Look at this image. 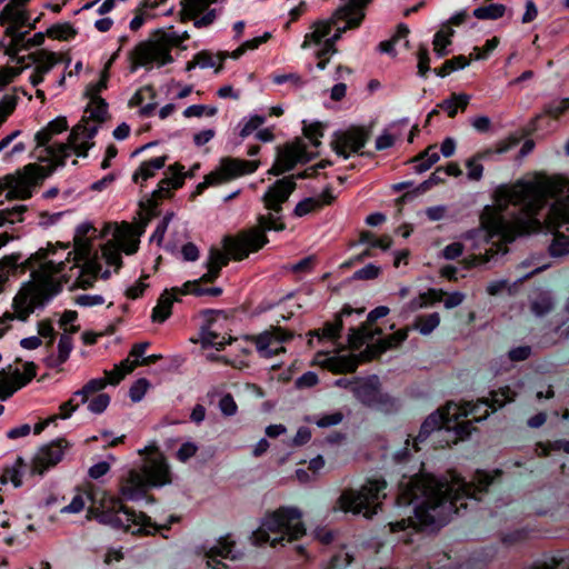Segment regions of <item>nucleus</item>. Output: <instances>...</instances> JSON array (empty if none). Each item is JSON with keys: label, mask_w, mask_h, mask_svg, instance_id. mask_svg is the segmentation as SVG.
I'll list each match as a JSON object with an SVG mask.
<instances>
[{"label": "nucleus", "mask_w": 569, "mask_h": 569, "mask_svg": "<svg viewBox=\"0 0 569 569\" xmlns=\"http://www.w3.org/2000/svg\"><path fill=\"white\" fill-rule=\"evenodd\" d=\"M453 411H458L457 403L448 402L445 407L437 409L435 412L429 415L422 422L418 436L413 440L415 451H419V443L425 442L431 432L436 430H457L456 417L452 415Z\"/></svg>", "instance_id": "ddd939ff"}, {"label": "nucleus", "mask_w": 569, "mask_h": 569, "mask_svg": "<svg viewBox=\"0 0 569 569\" xmlns=\"http://www.w3.org/2000/svg\"><path fill=\"white\" fill-rule=\"evenodd\" d=\"M301 517L300 510L293 507H280L268 513L261 526L252 532V543L258 547L270 543L274 548L278 545L283 546L284 542L299 540L306 535Z\"/></svg>", "instance_id": "423d86ee"}, {"label": "nucleus", "mask_w": 569, "mask_h": 569, "mask_svg": "<svg viewBox=\"0 0 569 569\" xmlns=\"http://www.w3.org/2000/svg\"><path fill=\"white\" fill-rule=\"evenodd\" d=\"M90 232H97V229L90 222L80 223L76 229L74 234V248L76 253H90L92 251V242L88 238ZM74 254V252H68L67 261H70V257Z\"/></svg>", "instance_id": "c756f323"}, {"label": "nucleus", "mask_w": 569, "mask_h": 569, "mask_svg": "<svg viewBox=\"0 0 569 569\" xmlns=\"http://www.w3.org/2000/svg\"><path fill=\"white\" fill-rule=\"evenodd\" d=\"M171 483V470L163 456L149 459L140 470L131 469L120 481V498L104 496L100 507L88 509V519H97L100 523L114 529H123L133 536H153L180 521V517L171 515L167 523L158 525L147 513L128 508L123 500L138 501L147 497L150 488Z\"/></svg>", "instance_id": "f03ea898"}, {"label": "nucleus", "mask_w": 569, "mask_h": 569, "mask_svg": "<svg viewBox=\"0 0 569 569\" xmlns=\"http://www.w3.org/2000/svg\"><path fill=\"white\" fill-rule=\"evenodd\" d=\"M340 20H337L335 14L330 20L323 21H317L313 24L315 30L312 32H309L305 36V40L301 44L302 49L309 48L310 43L315 44H321L322 41L330 34L332 27L337 26Z\"/></svg>", "instance_id": "c85d7f7f"}, {"label": "nucleus", "mask_w": 569, "mask_h": 569, "mask_svg": "<svg viewBox=\"0 0 569 569\" xmlns=\"http://www.w3.org/2000/svg\"><path fill=\"white\" fill-rule=\"evenodd\" d=\"M506 6L501 3H491L489 6H481L473 10V17L480 20H497L503 17Z\"/></svg>", "instance_id": "37998d69"}, {"label": "nucleus", "mask_w": 569, "mask_h": 569, "mask_svg": "<svg viewBox=\"0 0 569 569\" xmlns=\"http://www.w3.org/2000/svg\"><path fill=\"white\" fill-rule=\"evenodd\" d=\"M418 71L417 74L421 78H427L428 73L432 70L430 67V54L429 49L425 44H420L418 52Z\"/></svg>", "instance_id": "13d9d810"}, {"label": "nucleus", "mask_w": 569, "mask_h": 569, "mask_svg": "<svg viewBox=\"0 0 569 569\" xmlns=\"http://www.w3.org/2000/svg\"><path fill=\"white\" fill-rule=\"evenodd\" d=\"M502 476L501 470L495 473L477 470L470 481H467L455 470L448 477L436 476L419 471L406 481H400L396 498L399 507H413V516L390 522L392 532L412 528L416 531H438L446 526L453 515L467 510L483 501L496 479Z\"/></svg>", "instance_id": "f257e3e1"}, {"label": "nucleus", "mask_w": 569, "mask_h": 569, "mask_svg": "<svg viewBox=\"0 0 569 569\" xmlns=\"http://www.w3.org/2000/svg\"><path fill=\"white\" fill-rule=\"evenodd\" d=\"M373 407L379 408L382 411L391 412L397 408V399L390 396L389 393L381 392L378 390V395L376 396Z\"/></svg>", "instance_id": "338daca9"}, {"label": "nucleus", "mask_w": 569, "mask_h": 569, "mask_svg": "<svg viewBox=\"0 0 569 569\" xmlns=\"http://www.w3.org/2000/svg\"><path fill=\"white\" fill-rule=\"evenodd\" d=\"M174 292H181L182 295H193L196 297L212 296L219 297L223 290L220 287L204 288L199 281H186L182 287H173Z\"/></svg>", "instance_id": "473e14b6"}, {"label": "nucleus", "mask_w": 569, "mask_h": 569, "mask_svg": "<svg viewBox=\"0 0 569 569\" xmlns=\"http://www.w3.org/2000/svg\"><path fill=\"white\" fill-rule=\"evenodd\" d=\"M382 335L381 328L372 329L362 323L360 327L349 329L348 341L353 350H360L365 343L372 341L377 336Z\"/></svg>", "instance_id": "cd10ccee"}, {"label": "nucleus", "mask_w": 569, "mask_h": 569, "mask_svg": "<svg viewBox=\"0 0 569 569\" xmlns=\"http://www.w3.org/2000/svg\"><path fill=\"white\" fill-rule=\"evenodd\" d=\"M78 141L79 140H74L73 143H70V141L68 140L67 143H54V144H52L51 148L53 149V148H59L61 146H66L64 153L68 154L67 159L70 157L71 151H73L77 154V157H81V158L88 157V152L93 147L94 143L88 142V141L79 143ZM49 147H46V150Z\"/></svg>", "instance_id": "603ef678"}, {"label": "nucleus", "mask_w": 569, "mask_h": 569, "mask_svg": "<svg viewBox=\"0 0 569 569\" xmlns=\"http://www.w3.org/2000/svg\"><path fill=\"white\" fill-rule=\"evenodd\" d=\"M355 312V309L349 306L345 305L340 311V313L336 317L333 322H327L322 329V336L327 339H338L341 335L343 322L342 317L351 316Z\"/></svg>", "instance_id": "f704fd0d"}, {"label": "nucleus", "mask_w": 569, "mask_h": 569, "mask_svg": "<svg viewBox=\"0 0 569 569\" xmlns=\"http://www.w3.org/2000/svg\"><path fill=\"white\" fill-rule=\"evenodd\" d=\"M69 128L67 118L63 116H59L48 122L46 127L40 129L34 134V141L37 143V148H43L42 152L46 154V147H51L49 144L50 140L63 131H67Z\"/></svg>", "instance_id": "393cba45"}, {"label": "nucleus", "mask_w": 569, "mask_h": 569, "mask_svg": "<svg viewBox=\"0 0 569 569\" xmlns=\"http://www.w3.org/2000/svg\"><path fill=\"white\" fill-rule=\"evenodd\" d=\"M517 393L510 387H501L490 392V398L479 399L477 402L466 401L461 406L457 405L458 411L452 415L457 421V435L466 438L471 433L469 423H460L459 419L471 417L475 421H482L488 418L490 412L501 409L507 403L515 401Z\"/></svg>", "instance_id": "1a4fd4ad"}, {"label": "nucleus", "mask_w": 569, "mask_h": 569, "mask_svg": "<svg viewBox=\"0 0 569 569\" xmlns=\"http://www.w3.org/2000/svg\"><path fill=\"white\" fill-rule=\"evenodd\" d=\"M46 34L50 39L69 41L78 34L77 29L70 22L54 23L47 29Z\"/></svg>", "instance_id": "ea45409f"}, {"label": "nucleus", "mask_w": 569, "mask_h": 569, "mask_svg": "<svg viewBox=\"0 0 569 569\" xmlns=\"http://www.w3.org/2000/svg\"><path fill=\"white\" fill-rule=\"evenodd\" d=\"M244 230H242L243 232ZM241 233L238 232L236 236H233V238H237L239 234ZM228 238H232V236H226L223 238V246H224V249L227 251V253L222 252L221 250L217 249V248H211L210 251H209V257H208V260L206 262V266H212L214 268H218V269H221L226 266H228L229 261H230V257L238 261V259H236L233 257V252H231V250L229 249V243L227 241ZM246 258H243L244 260ZM239 261H242V259H239Z\"/></svg>", "instance_id": "7c9ffc66"}, {"label": "nucleus", "mask_w": 569, "mask_h": 569, "mask_svg": "<svg viewBox=\"0 0 569 569\" xmlns=\"http://www.w3.org/2000/svg\"><path fill=\"white\" fill-rule=\"evenodd\" d=\"M181 292H174L173 288L164 289L159 296L157 305L151 311L152 322L163 323L172 315L173 302L179 301L178 296Z\"/></svg>", "instance_id": "b1692460"}, {"label": "nucleus", "mask_w": 569, "mask_h": 569, "mask_svg": "<svg viewBox=\"0 0 569 569\" xmlns=\"http://www.w3.org/2000/svg\"><path fill=\"white\" fill-rule=\"evenodd\" d=\"M321 204L318 199L315 198H305L303 200L299 201L293 210V214L296 217H303L317 209H320Z\"/></svg>", "instance_id": "0e129e2a"}, {"label": "nucleus", "mask_w": 569, "mask_h": 569, "mask_svg": "<svg viewBox=\"0 0 569 569\" xmlns=\"http://www.w3.org/2000/svg\"><path fill=\"white\" fill-rule=\"evenodd\" d=\"M107 385L108 380L104 378L91 379L81 389L76 391V396H80V402L87 403L91 395L102 391Z\"/></svg>", "instance_id": "a18cd8bd"}, {"label": "nucleus", "mask_w": 569, "mask_h": 569, "mask_svg": "<svg viewBox=\"0 0 569 569\" xmlns=\"http://www.w3.org/2000/svg\"><path fill=\"white\" fill-rule=\"evenodd\" d=\"M549 254L553 258L569 254V236L562 232H555L548 248Z\"/></svg>", "instance_id": "c03bdc74"}, {"label": "nucleus", "mask_w": 569, "mask_h": 569, "mask_svg": "<svg viewBox=\"0 0 569 569\" xmlns=\"http://www.w3.org/2000/svg\"><path fill=\"white\" fill-rule=\"evenodd\" d=\"M440 323V316L438 312H432L427 316H420L416 320V328L421 335L431 333Z\"/></svg>", "instance_id": "8fccbe9b"}, {"label": "nucleus", "mask_w": 569, "mask_h": 569, "mask_svg": "<svg viewBox=\"0 0 569 569\" xmlns=\"http://www.w3.org/2000/svg\"><path fill=\"white\" fill-rule=\"evenodd\" d=\"M169 180H160L156 190L144 201H140V208L144 211L147 219L151 220L160 216V200L173 197V192L168 188Z\"/></svg>", "instance_id": "5701e85b"}, {"label": "nucleus", "mask_w": 569, "mask_h": 569, "mask_svg": "<svg viewBox=\"0 0 569 569\" xmlns=\"http://www.w3.org/2000/svg\"><path fill=\"white\" fill-rule=\"evenodd\" d=\"M500 39L498 37H492L488 39L482 48L475 47V54L470 56L472 60H486L490 53L499 46Z\"/></svg>", "instance_id": "052dcab7"}, {"label": "nucleus", "mask_w": 569, "mask_h": 569, "mask_svg": "<svg viewBox=\"0 0 569 569\" xmlns=\"http://www.w3.org/2000/svg\"><path fill=\"white\" fill-rule=\"evenodd\" d=\"M470 101V96L466 93H452L448 99L442 100L438 108L447 112L449 118H455L458 109L465 111Z\"/></svg>", "instance_id": "72a5a7b5"}, {"label": "nucleus", "mask_w": 569, "mask_h": 569, "mask_svg": "<svg viewBox=\"0 0 569 569\" xmlns=\"http://www.w3.org/2000/svg\"><path fill=\"white\" fill-rule=\"evenodd\" d=\"M276 160L283 167V169L289 172L295 169V167L299 163V159L297 158V151H295L293 144H286L283 148H278Z\"/></svg>", "instance_id": "79ce46f5"}, {"label": "nucleus", "mask_w": 569, "mask_h": 569, "mask_svg": "<svg viewBox=\"0 0 569 569\" xmlns=\"http://www.w3.org/2000/svg\"><path fill=\"white\" fill-rule=\"evenodd\" d=\"M443 167H438L430 177L421 182L418 187H416L413 190L407 191L401 197L398 198L397 202L399 204H403L407 202H410L415 200L419 194H422L430 190L433 186L440 184L445 182V173H443Z\"/></svg>", "instance_id": "a878e982"}, {"label": "nucleus", "mask_w": 569, "mask_h": 569, "mask_svg": "<svg viewBox=\"0 0 569 569\" xmlns=\"http://www.w3.org/2000/svg\"><path fill=\"white\" fill-rule=\"evenodd\" d=\"M549 217L556 228L569 224V207L552 203L549 208Z\"/></svg>", "instance_id": "5fc2aeb1"}, {"label": "nucleus", "mask_w": 569, "mask_h": 569, "mask_svg": "<svg viewBox=\"0 0 569 569\" xmlns=\"http://www.w3.org/2000/svg\"><path fill=\"white\" fill-rule=\"evenodd\" d=\"M92 108L87 107L86 112H90V119L97 122H104L108 114V103L102 97L91 100Z\"/></svg>", "instance_id": "3c124183"}, {"label": "nucleus", "mask_w": 569, "mask_h": 569, "mask_svg": "<svg viewBox=\"0 0 569 569\" xmlns=\"http://www.w3.org/2000/svg\"><path fill=\"white\" fill-rule=\"evenodd\" d=\"M37 376V365L32 361L24 363V371L9 365L0 370V401L11 398L18 390L26 387Z\"/></svg>", "instance_id": "4468645a"}, {"label": "nucleus", "mask_w": 569, "mask_h": 569, "mask_svg": "<svg viewBox=\"0 0 569 569\" xmlns=\"http://www.w3.org/2000/svg\"><path fill=\"white\" fill-rule=\"evenodd\" d=\"M455 34V30L449 26L438 30L433 36V51L438 58H445L449 54L448 46L451 44V38Z\"/></svg>", "instance_id": "c9c22d12"}, {"label": "nucleus", "mask_w": 569, "mask_h": 569, "mask_svg": "<svg viewBox=\"0 0 569 569\" xmlns=\"http://www.w3.org/2000/svg\"><path fill=\"white\" fill-rule=\"evenodd\" d=\"M129 60L131 62L130 72H136L139 67L150 70L153 62L159 68L172 63L173 57L169 49L161 47L158 42L144 40L129 52Z\"/></svg>", "instance_id": "9b49d317"}, {"label": "nucleus", "mask_w": 569, "mask_h": 569, "mask_svg": "<svg viewBox=\"0 0 569 569\" xmlns=\"http://www.w3.org/2000/svg\"><path fill=\"white\" fill-rule=\"evenodd\" d=\"M72 349L73 342L71 336L68 333L61 335L58 343V356L57 358L50 357L47 361V366L50 368H56L63 365L69 359Z\"/></svg>", "instance_id": "4c0bfd02"}, {"label": "nucleus", "mask_w": 569, "mask_h": 569, "mask_svg": "<svg viewBox=\"0 0 569 569\" xmlns=\"http://www.w3.org/2000/svg\"><path fill=\"white\" fill-rule=\"evenodd\" d=\"M550 192L548 181L518 180L513 186H498L492 193L495 206H486L480 214V223L487 232L488 241L505 233V213L511 204L518 207L527 219L540 224L538 216L547 207Z\"/></svg>", "instance_id": "7ed1b4c3"}, {"label": "nucleus", "mask_w": 569, "mask_h": 569, "mask_svg": "<svg viewBox=\"0 0 569 569\" xmlns=\"http://www.w3.org/2000/svg\"><path fill=\"white\" fill-rule=\"evenodd\" d=\"M380 389L378 376H369L368 378H356V386L352 387L353 396L365 406L373 407L376 396Z\"/></svg>", "instance_id": "4be33fe9"}, {"label": "nucleus", "mask_w": 569, "mask_h": 569, "mask_svg": "<svg viewBox=\"0 0 569 569\" xmlns=\"http://www.w3.org/2000/svg\"><path fill=\"white\" fill-rule=\"evenodd\" d=\"M387 481L383 478L368 479L360 489H346L338 498L339 508L345 512L363 515L371 519L381 508L379 500L386 497L383 492Z\"/></svg>", "instance_id": "6e6552de"}, {"label": "nucleus", "mask_w": 569, "mask_h": 569, "mask_svg": "<svg viewBox=\"0 0 569 569\" xmlns=\"http://www.w3.org/2000/svg\"><path fill=\"white\" fill-rule=\"evenodd\" d=\"M66 146L59 148H48L47 157L39 156L40 162H48V166L39 163H28L14 173L6 174V181H9L8 200H28L32 198L36 187L49 178L58 168L66 166L68 154Z\"/></svg>", "instance_id": "39448f33"}, {"label": "nucleus", "mask_w": 569, "mask_h": 569, "mask_svg": "<svg viewBox=\"0 0 569 569\" xmlns=\"http://www.w3.org/2000/svg\"><path fill=\"white\" fill-rule=\"evenodd\" d=\"M22 259V254L20 252H13L11 254H7L0 259V273H18L19 261Z\"/></svg>", "instance_id": "4d7b16f0"}, {"label": "nucleus", "mask_w": 569, "mask_h": 569, "mask_svg": "<svg viewBox=\"0 0 569 569\" xmlns=\"http://www.w3.org/2000/svg\"><path fill=\"white\" fill-rule=\"evenodd\" d=\"M74 260L77 261V266L80 261H83V266L81 268L83 273H88L90 277L97 279L100 272L102 271V266L97 257H91L90 253H74Z\"/></svg>", "instance_id": "a19ab883"}, {"label": "nucleus", "mask_w": 569, "mask_h": 569, "mask_svg": "<svg viewBox=\"0 0 569 569\" xmlns=\"http://www.w3.org/2000/svg\"><path fill=\"white\" fill-rule=\"evenodd\" d=\"M110 73L107 71L100 72V79L97 82H91L86 88V96L90 98V100H96V98L101 97L100 93L108 88Z\"/></svg>", "instance_id": "6e6d98bb"}, {"label": "nucleus", "mask_w": 569, "mask_h": 569, "mask_svg": "<svg viewBox=\"0 0 569 569\" xmlns=\"http://www.w3.org/2000/svg\"><path fill=\"white\" fill-rule=\"evenodd\" d=\"M335 17L337 20L345 21L346 24L343 27H337L336 32L322 41V43L328 46L330 49H338L337 42L341 40L342 34L348 30L358 29L361 26L362 21L365 20L366 12L359 10L340 12V8H338L335 12Z\"/></svg>", "instance_id": "aec40b11"}, {"label": "nucleus", "mask_w": 569, "mask_h": 569, "mask_svg": "<svg viewBox=\"0 0 569 569\" xmlns=\"http://www.w3.org/2000/svg\"><path fill=\"white\" fill-rule=\"evenodd\" d=\"M68 446L69 443L64 438L56 439L42 446L30 465L27 463L22 457H17L12 466L4 467L0 482L4 485L10 481L14 488H20L26 473L30 477H43L48 470L62 460L64 449L68 448Z\"/></svg>", "instance_id": "0eeeda50"}, {"label": "nucleus", "mask_w": 569, "mask_h": 569, "mask_svg": "<svg viewBox=\"0 0 569 569\" xmlns=\"http://www.w3.org/2000/svg\"><path fill=\"white\" fill-rule=\"evenodd\" d=\"M453 411H458L457 403L448 402L445 407L437 409L435 412L429 415L422 422L418 436L413 440L415 451H419V443L425 442L431 432L436 430H457L456 417L452 415Z\"/></svg>", "instance_id": "f8f14e48"}, {"label": "nucleus", "mask_w": 569, "mask_h": 569, "mask_svg": "<svg viewBox=\"0 0 569 569\" xmlns=\"http://www.w3.org/2000/svg\"><path fill=\"white\" fill-rule=\"evenodd\" d=\"M56 248L52 243H48L47 248H40L37 252L30 254V257L24 261H19L18 273L22 274L28 270H33L34 267L42 263V261L46 260L49 254H53Z\"/></svg>", "instance_id": "e433bc0d"}, {"label": "nucleus", "mask_w": 569, "mask_h": 569, "mask_svg": "<svg viewBox=\"0 0 569 569\" xmlns=\"http://www.w3.org/2000/svg\"><path fill=\"white\" fill-rule=\"evenodd\" d=\"M370 139V132L363 127H352L347 131H336L330 142L337 156L348 159L351 152L359 153Z\"/></svg>", "instance_id": "dca6fc26"}, {"label": "nucleus", "mask_w": 569, "mask_h": 569, "mask_svg": "<svg viewBox=\"0 0 569 569\" xmlns=\"http://www.w3.org/2000/svg\"><path fill=\"white\" fill-rule=\"evenodd\" d=\"M489 558L483 552H476L460 565V569H486Z\"/></svg>", "instance_id": "e2e57ef3"}, {"label": "nucleus", "mask_w": 569, "mask_h": 569, "mask_svg": "<svg viewBox=\"0 0 569 569\" xmlns=\"http://www.w3.org/2000/svg\"><path fill=\"white\" fill-rule=\"evenodd\" d=\"M184 166L180 162H176L168 167V172L171 177H164L162 180H169L168 188L171 190H178L183 187L186 176H183Z\"/></svg>", "instance_id": "09e8293b"}, {"label": "nucleus", "mask_w": 569, "mask_h": 569, "mask_svg": "<svg viewBox=\"0 0 569 569\" xmlns=\"http://www.w3.org/2000/svg\"><path fill=\"white\" fill-rule=\"evenodd\" d=\"M234 541L229 536L221 537L217 545L206 551L204 557L206 559H213L212 557L236 559L237 557L232 555Z\"/></svg>", "instance_id": "58836bf2"}, {"label": "nucleus", "mask_w": 569, "mask_h": 569, "mask_svg": "<svg viewBox=\"0 0 569 569\" xmlns=\"http://www.w3.org/2000/svg\"><path fill=\"white\" fill-rule=\"evenodd\" d=\"M63 288L62 281L56 280L53 277H42L37 282H28L23 291L20 293L28 297L30 306L44 308Z\"/></svg>", "instance_id": "2eb2a0df"}, {"label": "nucleus", "mask_w": 569, "mask_h": 569, "mask_svg": "<svg viewBox=\"0 0 569 569\" xmlns=\"http://www.w3.org/2000/svg\"><path fill=\"white\" fill-rule=\"evenodd\" d=\"M323 129L321 122H313L303 127V136L311 142L315 148L321 146L320 138L323 137Z\"/></svg>", "instance_id": "bf43d9fd"}, {"label": "nucleus", "mask_w": 569, "mask_h": 569, "mask_svg": "<svg viewBox=\"0 0 569 569\" xmlns=\"http://www.w3.org/2000/svg\"><path fill=\"white\" fill-rule=\"evenodd\" d=\"M28 60L33 63H38L34 70L44 77L57 63V54L52 51L42 49L37 52L29 53Z\"/></svg>", "instance_id": "2f4dec72"}, {"label": "nucleus", "mask_w": 569, "mask_h": 569, "mask_svg": "<svg viewBox=\"0 0 569 569\" xmlns=\"http://www.w3.org/2000/svg\"><path fill=\"white\" fill-rule=\"evenodd\" d=\"M87 120L83 118L81 122L76 124L70 133H69V141L70 143H73L74 140H80L81 138H87L89 140L93 139L98 133V127L92 126L88 127L86 124Z\"/></svg>", "instance_id": "de8ad7c7"}, {"label": "nucleus", "mask_w": 569, "mask_h": 569, "mask_svg": "<svg viewBox=\"0 0 569 569\" xmlns=\"http://www.w3.org/2000/svg\"><path fill=\"white\" fill-rule=\"evenodd\" d=\"M317 168L309 167L297 174H291L278 179L271 184L262 196L264 208L270 212L268 214H259L257 218L258 226L247 229L237 238H228L229 249L233 252L236 259L248 258L250 252H257L262 249L269 239L267 231H283L286 223L282 221V204L288 201L291 193L296 190V180L315 178Z\"/></svg>", "instance_id": "20e7f679"}, {"label": "nucleus", "mask_w": 569, "mask_h": 569, "mask_svg": "<svg viewBox=\"0 0 569 569\" xmlns=\"http://www.w3.org/2000/svg\"><path fill=\"white\" fill-rule=\"evenodd\" d=\"M371 348H365L359 353H349L343 356L331 357L329 362V369L333 373H351L355 372L361 363L370 362L375 360V356L371 355Z\"/></svg>", "instance_id": "6ab92c4d"}, {"label": "nucleus", "mask_w": 569, "mask_h": 569, "mask_svg": "<svg viewBox=\"0 0 569 569\" xmlns=\"http://www.w3.org/2000/svg\"><path fill=\"white\" fill-rule=\"evenodd\" d=\"M168 156L156 157L150 160L142 161L139 168L132 174V182L143 186V181L153 178L158 170L164 168Z\"/></svg>", "instance_id": "bb28decb"}, {"label": "nucleus", "mask_w": 569, "mask_h": 569, "mask_svg": "<svg viewBox=\"0 0 569 569\" xmlns=\"http://www.w3.org/2000/svg\"><path fill=\"white\" fill-rule=\"evenodd\" d=\"M102 257L109 266H113L116 268V272H118L122 267L123 262L121 252L112 242H108L103 246Z\"/></svg>", "instance_id": "864d4df0"}, {"label": "nucleus", "mask_w": 569, "mask_h": 569, "mask_svg": "<svg viewBox=\"0 0 569 569\" xmlns=\"http://www.w3.org/2000/svg\"><path fill=\"white\" fill-rule=\"evenodd\" d=\"M21 11L22 9H20L16 2L10 1L7 3L0 11V26L4 27L9 24V22H17Z\"/></svg>", "instance_id": "680f3d73"}, {"label": "nucleus", "mask_w": 569, "mask_h": 569, "mask_svg": "<svg viewBox=\"0 0 569 569\" xmlns=\"http://www.w3.org/2000/svg\"><path fill=\"white\" fill-rule=\"evenodd\" d=\"M567 111H569V98H562L560 100H553L543 106L542 113L535 117L530 123V131H539L542 129V122H548L549 120H558L560 119Z\"/></svg>", "instance_id": "412c9836"}, {"label": "nucleus", "mask_w": 569, "mask_h": 569, "mask_svg": "<svg viewBox=\"0 0 569 569\" xmlns=\"http://www.w3.org/2000/svg\"><path fill=\"white\" fill-rule=\"evenodd\" d=\"M259 168V161L224 157L220 160L218 169L211 171L202 182L198 183L191 193V199L202 194L209 187L218 186L239 177L251 174Z\"/></svg>", "instance_id": "9d476101"}, {"label": "nucleus", "mask_w": 569, "mask_h": 569, "mask_svg": "<svg viewBox=\"0 0 569 569\" xmlns=\"http://www.w3.org/2000/svg\"><path fill=\"white\" fill-rule=\"evenodd\" d=\"M110 396L108 393H98L88 403V410L94 415H101L106 411L110 403Z\"/></svg>", "instance_id": "774afa93"}, {"label": "nucleus", "mask_w": 569, "mask_h": 569, "mask_svg": "<svg viewBox=\"0 0 569 569\" xmlns=\"http://www.w3.org/2000/svg\"><path fill=\"white\" fill-rule=\"evenodd\" d=\"M218 1L219 0H181V21H193V26L197 29L212 24L217 18V10L209 9V7Z\"/></svg>", "instance_id": "f3484780"}, {"label": "nucleus", "mask_w": 569, "mask_h": 569, "mask_svg": "<svg viewBox=\"0 0 569 569\" xmlns=\"http://www.w3.org/2000/svg\"><path fill=\"white\" fill-rule=\"evenodd\" d=\"M12 307L14 309V319L26 322L31 313L34 312V306H30L28 297H23L20 292L13 298Z\"/></svg>", "instance_id": "49530a36"}, {"label": "nucleus", "mask_w": 569, "mask_h": 569, "mask_svg": "<svg viewBox=\"0 0 569 569\" xmlns=\"http://www.w3.org/2000/svg\"><path fill=\"white\" fill-rule=\"evenodd\" d=\"M150 382L146 378L136 380L129 389V397L133 402H139L143 399Z\"/></svg>", "instance_id": "69168bd1"}, {"label": "nucleus", "mask_w": 569, "mask_h": 569, "mask_svg": "<svg viewBox=\"0 0 569 569\" xmlns=\"http://www.w3.org/2000/svg\"><path fill=\"white\" fill-rule=\"evenodd\" d=\"M293 338L292 332L281 327L274 328L273 332L264 331L254 338V345L263 358H272L279 352L284 351L283 347L272 348L274 341L278 343L290 341Z\"/></svg>", "instance_id": "a211bd4d"}]
</instances>
